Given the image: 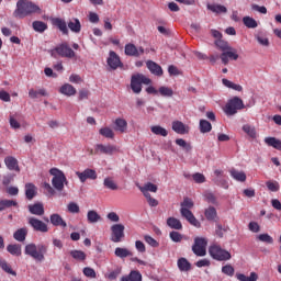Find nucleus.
Here are the masks:
<instances>
[{"label":"nucleus","mask_w":281,"mask_h":281,"mask_svg":"<svg viewBox=\"0 0 281 281\" xmlns=\"http://www.w3.org/2000/svg\"><path fill=\"white\" fill-rule=\"evenodd\" d=\"M29 212L35 216H43L45 214V206L41 202L30 204Z\"/></svg>","instance_id":"obj_18"},{"label":"nucleus","mask_w":281,"mask_h":281,"mask_svg":"<svg viewBox=\"0 0 281 281\" xmlns=\"http://www.w3.org/2000/svg\"><path fill=\"white\" fill-rule=\"evenodd\" d=\"M257 239L260 240V243H267V245H273V237L269 234H260L257 236Z\"/></svg>","instance_id":"obj_49"},{"label":"nucleus","mask_w":281,"mask_h":281,"mask_svg":"<svg viewBox=\"0 0 281 281\" xmlns=\"http://www.w3.org/2000/svg\"><path fill=\"white\" fill-rule=\"evenodd\" d=\"M67 210H68V212H70V214H78V213H80V206L76 202H70L67 205Z\"/></svg>","instance_id":"obj_55"},{"label":"nucleus","mask_w":281,"mask_h":281,"mask_svg":"<svg viewBox=\"0 0 281 281\" xmlns=\"http://www.w3.org/2000/svg\"><path fill=\"white\" fill-rule=\"evenodd\" d=\"M236 278L239 281H258V273L251 272L249 277L245 276L244 273H237Z\"/></svg>","instance_id":"obj_42"},{"label":"nucleus","mask_w":281,"mask_h":281,"mask_svg":"<svg viewBox=\"0 0 281 281\" xmlns=\"http://www.w3.org/2000/svg\"><path fill=\"white\" fill-rule=\"evenodd\" d=\"M216 47H218V49H221L223 53L227 52V49H232V47L229 46V44H227V42L223 41V40H217L215 42Z\"/></svg>","instance_id":"obj_52"},{"label":"nucleus","mask_w":281,"mask_h":281,"mask_svg":"<svg viewBox=\"0 0 281 281\" xmlns=\"http://www.w3.org/2000/svg\"><path fill=\"white\" fill-rule=\"evenodd\" d=\"M243 23L246 25L249 30H256L258 27V22L251 18V16H244Z\"/></svg>","instance_id":"obj_39"},{"label":"nucleus","mask_w":281,"mask_h":281,"mask_svg":"<svg viewBox=\"0 0 281 281\" xmlns=\"http://www.w3.org/2000/svg\"><path fill=\"white\" fill-rule=\"evenodd\" d=\"M13 238L18 243H25V239L27 238V227L19 228L13 233Z\"/></svg>","instance_id":"obj_24"},{"label":"nucleus","mask_w":281,"mask_h":281,"mask_svg":"<svg viewBox=\"0 0 281 281\" xmlns=\"http://www.w3.org/2000/svg\"><path fill=\"white\" fill-rule=\"evenodd\" d=\"M99 133L102 137H106V139H113V137H115V133H113V130L110 127H102L99 130Z\"/></svg>","instance_id":"obj_47"},{"label":"nucleus","mask_w":281,"mask_h":281,"mask_svg":"<svg viewBox=\"0 0 281 281\" xmlns=\"http://www.w3.org/2000/svg\"><path fill=\"white\" fill-rule=\"evenodd\" d=\"M231 177H233L235 181H240L241 183L247 181V175L245 173V171H238L236 169H232Z\"/></svg>","instance_id":"obj_28"},{"label":"nucleus","mask_w":281,"mask_h":281,"mask_svg":"<svg viewBox=\"0 0 281 281\" xmlns=\"http://www.w3.org/2000/svg\"><path fill=\"white\" fill-rule=\"evenodd\" d=\"M87 218H88V223L90 224H95V223H99V221H102V216H100V214H98L93 210L88 211Z\"/></svg>","instance_id":"obj_33"},{"label":"nucleus","mask_w":281,"mask_h":281,"mask_svg":"<svg viewBox=\"0 0 281 281\" xmlns=\"http://www.w3.org/2000/svg\"><path fill=\"white\" fill-rule=\"evenodd\" d=\"M115 131H119L120 133H126V128L128 127V123L124 119H116L115 122Z\"/></svg>","instance_id":"obj_34"},{"label":"nucleus","mask_w":281,"mask_h":281,"mask_svg":"<svg viewBox=\"0 0 281 281\" xmlns=\"http://www.w3.org/2000/svg\"><path fill=\"white\" fill-rule=\"evenodd\" d=\"M125 54L126 56H134L135 58H139V50L137 46L134 44H126L125 45Z\"/></svg>","instance_id":"obj_30"},{"label":"nucleus","mask_w":281,"mask_h":281,"mask_svg":"<svg viewBox=\"0 0 281 281\" xmlns=\"http://www.w3.org/2000/svg\"><path fill=\"white\" fill-rule=\"evenodd\" d=\"M4 164L8 170H15V172H21V168H19V160L13 156H7L4 158Z\"/></svg>","instance_id":"obj_17"},{"label":"nucleus","mask_w":281,"mask_h":281,"mask_svg":"<svg viewBox=\"0 0 281 281\" xmlns=\"http://www.w3.org/2000/svg\"><path fill=\"white\" fill-rule=\"evenodd\" d=\"M40 95L42 97H47V90L45 89H40V90H34V89H31L29 91V98H31L32 100H36V98H38Z\"/></svg>","instance_id":"obj_41"},{"label":"nucleus","mask_w":281,"mask_h":281,"mask_svg":"<svg viewBox=\"0 0 281 281\" xmlns=\"http://www.w3.org/2000/svg\"><path fill=\"white\" fill-rule=\"evenodd\" d=\"M243 109H245V103L243 102V99L234 97L225 104L224 113L226 115H236V113H238V111H243Z\"/></svg>","instance_id":"obj_6"},{"label":"nucleus","mask_w":281,"mask_h":281,"mask_svg":"<svg viewBox=\"0 0 281 281\" xmlns=\"http://www.w3.org/2000/svg\"><path fill=\"white\" fill-rule=\"evenodd\" d=\"M176 144H177V146L184 148V150H187V153H190V150H192V145H190V143H187L183 138H177Z\"/></svg>","instance_id":"obj_50"},{"label":"nucleus","mask_w":281,"mask_h":281,"mask_svg":"<svg viewBox=\"0 0 281 281\" xmlns=\"http://www.w3.org/2000/svg\"><path fill=\"white\" fill-rule=\"evenodd\" d=\"M206 8L215 14H226L227 12V8L223 4H207Z\"/></svg>","instance_id":"obj_27"},{"label":"nucleus","mask_w":281,"mask_h":281,"mask_svg":"<svg viewBox=\"0 0 281 281\" xmlns=\"http://www.w3.org/2000/svg\"><path fill=\"white\" fill-rule=\"evenodd\" d=\"M192 179L195 183H205V176L203 173H193Z\"/></svg>","instance_id":"obj_62"},{"label":"nucleus","mask_w":281,"mask_h":281,"mask_svg":"<svg viewBox=\"0 0 281 281\" xmlns=\"http://www.w3.org/2000/svg\"><path fill=\"white\" fill-rule=\"evenodd\" d=\"M116 258H128V256H133V252L127 248L117 247L114 250Z\"/></svg>","instance_id":"obj_36"},{"label":"nucleus","mask_w":281,"mask_h":281,"mask_svg":"<svg viewBox=\"0 0 281 281\" xmlns=\"http://www.w3.org/2000/svg\"><path fill=\"white\" fill-rule=\"evenodd\" d=\"M204 216L207 221H215L218 214L216 213V209L214 206H209L204 212Z\"/></svg>","instance_id":"obj_43"},{"label":"nucleus","mask_w":281,"mask_h":281,"mask_svg":"<svg viewBox=\"0 0 281 281\" xmlns=\"http://www.w3.org/2000/svg\"><path fill=\"white\" fill-rule=\"evenodd\" d=\"M167 225L168 227H170L171 229H183V224H181V221H179L176 217H169L167 220Z\"/></svg>","instance_id":"obj_31"},{"label":"nucleus","mask_w":281,"mask_h":281,"mask_svg":"<svg viewBox=\"0 0 281 281\" xmlns=\"http://www.w3.org/2000/svg\"><path fill=\"white\" fill-rule=\"evenodd\" d=\"M103 186L104 188H108V190H117V183H115V180L111 177L103 180Z\"/></svg>","instance_id":"obj_46"},{"label":"nucleus","mask_w":281,"mask_h":281,"mask_svg":"<svg viewBox=\"0 0 281 281\" xmlns=\"http://www.w3.org/2000/svg\"><path fill=\"white\" fill-rule=\"evenodd\" d=\"M76 176L78 177L79 181H81V183H85L87 179H91L92 181L98 179V172H95L94 169H86L82 172L77 171Z\"/></svg>","instance_id":"obj_12"},{"label":"nucleus","mask_w":281,"mask_h":281,"mask_svg":"<svg viewBox=\"0 0 281 281\" xmlns=\"http://www.w3.org/2000/svg\"><path fill=\"white\" fill-rule=\"evenodd\" d=\"M121 281H142V273L137 270H132L128 276H123Z\"/></svg>","instance_id":"obj_26"},{"label":"nucleus","mask_w":281,"mask_h":281,"mask_svg":"<svg viewBox=\"0 0 281 281\" xmlns=\"http://www.w3.org/2000/svg\"><path fill=\"white\" fill-rule=\"evenodd\" d=\"M154 135H160V137H168V130L161 127V125H154L150 128Z\"/></svg>","instance_id":"obj_38"},{"label":"nucleus","mask_w":281,"mask_h":281,"mask_svg":"<svg viewBox=\"0 0 281 281\" xmlns=\"http://www.w3.org/2000/svg\"><path fill=\"white\" fill-rule=\"evenodd\" d=\"M159 93L164 98H172V95H175V91H172V88H168L164 86L159 88Z\"/></svg>","instance_id":"obj_48"},{"label":"nucleus","mask_w":281,"mask_h":281,"mask_svg":"<svg viewBox=\"0 0 281 281\" xmlns=\"http://www.w3.org/2000/svg\"><path fill=\"white\" fill-rule=\"evenodd\" d=\"M145 198L147 199V203L150 207H157V205H159V201L153 198L149 192H145Z\"/></svg>","instance_id":"obj_56"},{"label":"nucleus","mask_w":281,"mask_h":281,"mask_svg":"<svg viewBox=\"0 0 281 281\" xmlns=\"http://www.w3.org/2000/svg\"><path fill=\"white\" fill-rule=\"evenodd\" d=\"M192 251L195 256L203 258L207 256V239L204 237H195L192 246Z\"/></svg>","instance_id":"obj_8"},{"label":"nucleus","mask_w":281,"mask_h":281,"mask_svg":"<svg viewBox=\"0 0 281 281\" xmlns=\"http://www.w3.org/2000/svg\"><path fill=\"white\" fill-rule=\"evenodd\" d=\"M70 256L74 260H78L79 262H85V260H87V254L82 250H71Z\"/></svg>","instance_id":"obj_37"},{"label":"nucleus","mask_w":281,"mask_h":281,"mask_svg":"<svg viewBox=\"0 0 281 281\" xmlns=\"http://www.w3.org/2000/svg\"><path fill=\"white\" fill-rule=\"evenodd\" d=\"M68 27L70 31H72L75 34H80L81 30H82V24L80 23V20H78L77 18H72L71 20H69L68 22Z\"/></svg>","instance_id":"obj_25"},{"label":"nucleus","mask_w":281,"mask_h":281,"mask_svg":"<svg viewBox=\"0 0 281 281\" xmlns=\"http://www.w3.org/2000/svg\"><path fill=\"white\" fill-rule=\"evenodd\" d=\"M234 271L235 270L232 265H226L222 267V273H224L225 276H229V278L234 276Z\"/></svg>","instance_id":"obj_60"},{"label":"nucleus","mask_w":281,"mask_h":281,"mask_svg":"<svg viewBox=\"0 0 281 281\" xmlns=\"http://www.w3.org/2000/svg\"><path fill=\"white\" fill-rule=\"evenodd\" d=\"M140 192L145 195V192H157V186L148 182L144 187L140 188Z\"/></svg>","instance_id":"obj_51"},{"label":"nucleus","mask_w":281,"mask_h":281,"mask_svg":"<svg viewBox=\"0 0 281 281\" xmlns=\"http://www.w3.org/2000/svg\"><path fill=\"white\" fill-rule=\"evenodd\" d=\"M204 199L209 203H212V205H218V201L216 200V195H214V193H212V192L205 193Z\"/></svg>","instance_id":"obj_58"},{"label":"nucleus","mask_w":281,"mask_h":281,"mask_svg":"<svg viewBox=\"0 0 281 281\" xmlns=\"http://www.w3.org/2000/svg\"><path fill=\"white\" fill-rule=\"evenodd\" d=\"M212 131V123L207 120H200V132L210 133Z\"/></svg>","instance_id":"obj_45"},{"label":"nucleus","mask_w":281,"mask_h":281,"mask_svg":"<svg viewBox=\"0 0 281 281\" xmlns=\"http://www.w3.org/2000/svg\"><path fill=\"white\" fill-rule=\"evenodd\" d=\"M33 25V30L35 32H40V34H43V32H45V30H47V23L43 22V21H34L32 23Z\"/></svg>","instance_id":"obj_44"},{"label":"nucleus","mask_w":281,"mask_h":281,"mask_svg":"<svg viewBox=\"0 0 281 281\" xmlns=\"http://www.w3.org/2000/svg\"><path fill=\"white\" fill-rule=\"evenodd\" d=\"M169 237L171 238V240L173 243H181L183 240V235H181V233L177 232V231H172L169 234Z\"/></svg>","instance_id":"obj_54"},{"label":"nucleus","mask_w":281,"mask_h":281,"mask_svg":"<svg viewBox=\"0 0 281 281\" xmlns=\"http://www.w3.org/2000/svg\"><path fill=\"white\" fill-rule=\"evenodd\" d=\"M41 7L36 3L27 0H19L16 2V9L14 11L15 19H25L32 14H41Z\"/></svg>","instance_id":"obj_1"},{"label":"nucleus","mask_w":281,"mask_h":281,"mask_svg":"<svg viewBox=\"0 0 281 281\" xmlns=\"http://www.w3.org/2000/svg\"><path fill=\"white\" fill-rule=\"evenodd\" d=\"M19 203L14 200H0V212H3V210H8V207H16Z\"/></svg>","instance_id":"obj_40"},{"label":"nucleus","mask_w":281,"mask_h":281,"mask_svg":"<svg viewBox=\"0 0 281 281\" xmlns=\"http://www.w3.org/2000/svg\"><path fill=\"white\" fill-rule=\"evenodd\" d=\"M266 186L270 192H278V190H280V183L278 182L267 181Z\"/></svg>","instance_id":"obj_61"},{"label":"nucleus","mask_w":281,"mask_h":281,"mask_svg":"<svg viewBox=\"0 0 281 281\" xmlns=\"http://www.w3.org/2000/svg\"><path fill=\"white\" fill-rule=\"evenodd\" d=\"M36 194H37L36 186L32 182H27L25 184V196H26L27 201H32V199H34V196H36Z\"/></svg>","instance_id":"obj_22"},{"label":"nucleus","mask_w":281,"mask_h":281,"mask_svg":"<svg viewBox=\"0 0 281 281\" xmlns=\"http://www.w3.org/2000/svg\"><path fill=\"white\" fill-rule=\"evenodd\" d=\"M49 175H52L53 177L52 179L53 188H55L57 192H63V190H65V186L69 183V181H67V177L65 176V172H63L58 168H52L49 170Z\"/></svg>","instance_id":"obj_4"},{"label":"nucleus","mask_w":281,"mask_h":281,"mask_svg":"<svg viewBox=\"0 0 281 281\" xmlns=\"http://www.w3.org/2000/svg\"><path fill=\"white\" fill-rule=\"evenodd\" d=\"M95 153H100V155H112L117 150V148L113 145H102L98 144L95 145Z\"/></svg>","instance_id":"obj_15"},{"label":"nucleus","mask_w":281,"mask_h":281,"mask_svg":"<svg viewBox=\"0 0 281 281\" xmlns=\"http://www.w3.org/2000/svg\"><path fill=\"white\" fill-rule=\"evenodd\" d=\"M144 240L147 245H150V247H159V241L149 235H145Z\"/></svg>","instance_id":"obj_59"},{"label":"nucleus","mask_w":281,"mask_h":281,"mask_svg":"<svg viewBox=\"0 0 281 281\" xmlns=\"http://www.w3.org/2000/svg\"><path fill=\"white\" fill-rule=\"evenodd\" d=\"M29 225H31L34 232H41L42 234H47V232H49L47 224L36 217H30Z\"/></svg>","instance_id":"obj_11"},{"label":"nucleus","mask_w":281,"mask_h":281,"mask_svg":"<svg viewBox=\"0 0 281 281\" xmlns=\"http://www.w3.org/2000/svg\"><path fill=\"white\" fill-rule=\"evenodd\" d=\"M59 93H61V95H67V98H71V97L76 95V93H78V91L71 83H64L59 88Z\"/></svg>","instance_id":"obj_16"},{"label":"nucleus","mask_w":281,"mask_h":281,"mask_svg":"<svg viewBox=\"0 0 281 281\" xmlns=\"http://www.w3.org/2000/svg\"><path fill=\"white\" fill-rule=\"evenodd\" d=\"M146 65L147 69H149L150 74H154V76H164V69L161 68V66H159V64L153 60H148Z\"/></svg>","instance_id":"obj_20"},{"label":"nucleus","mask_w":281,"mask_h":281,"mask_svg":"<svg viewBox=\"0 0 281 281\" xmlns=\"http://www.w3.org/2000/svg\"><path fill=\"white\" fill-rule=\"evenodd\" d=\"M48 247L45 244H27L24 247V254L25 256H29L35 262H43L45 260V256L47 254Z\"/></svg>","instance_id":"obj_2"},{"label":"nucleus","mask_w":281,"mask_h":281,"mask_svg":"<svg viewBox=\"0 0 281 281\" xmlns=\"http://www.w3.org/2000/svg\"><path fill=\"white\" fill-rule=\"evenodd\" d=\"M265 144H267V146L276 148V150H281V140L276 137H266Z\"/></svg>","instance_id":"obj_29"},{"label":"nucleus","mask_w":281,"mask_h":281,"mask_svg":"<svg viewBox=\"0 0 281 281\" xmlns=\"http://www.w3.org/2000/svg\"><path fill=\"white\" fill-rule=\"evenodd\" d=\"M209 254L213 260H217L218 262H227V260H232V254L216 244L209 247Z\"/></svg>","instance_id":"obj_5"},{"label":"nucleus","mask_w":281,"mask_h":281,"mask_svg":"<svg viewBox=\"0 0 281 281\" xmlns=\"http://www.w3.org/2000/svg\"><path fill=\"white\" fill-rule=\"evenodd\" d=\"M1 269L4 270L5 273H9L10 276L16 277V271L12 270V266L8 263V261L3 260Z\"/></svg>","instance_id":"obj_53"},{"label":"nucleus","mask_w":281,"mask_h":281,"mask_svg":"<svg viewBox=\"0 0 281 281\" xmlns=\"http://www.w3.org/2000/svg\"><path fill=\"white\" fill-rule=\"evenodd\" d=\"M54 52H56V54H58V56L61 58H76V52H74V49H71L67 43L57 45Z\"/></svg>","instance_id":"obj_9"},{"label":"nucleus","mask_w":281,"mask_h":281,"mask_svg":"<svg viewBox=\"0 0 281 281\" xmlns=\"http://www.w3.org/2000/svg\"><path fill=\"white\" fill-rule=\"evenodd\" d=\"M172 131H175V133H177L178 135H186L189 133L188 126H186V124H183V122L181 121L172 122Z\"/></svg>","instance_id":"obj_21"},{"label":"nucleus","mask_w":281,"mask_h":281,"mask_svg":"<svg viewBox=\"0 0 281 281\" xmlns=\"http://www.w3.org/2000/svg\"><path fill=\"white\" fill-rule=\"evenodd\" d=\"M122 273L121 269H116L106 274L108 280H117V276Z\"/></svg>","instance_id":"obj_64"},{"label":"nucleus","mask_w":281,"mask_h":281,"mask_svg":"<svg viewBox=\"0 0 281 281\" xmlns=\"http://www.w3.org/2000/svg\"><path fill=\"white\" fill-rule=\"evenodd\" d=\"M192 207H194V201L190 198H184L183 201L180 203V214L182 218H186L190 225H193V227H201V222L196 220L194 216V213H192Z\"/></svg>","instance_id":"obj_3"},{"label":"nucleus","mask_w":281,"mask_h":281,"mask_svg":"<svg viewBox=\"0 0 281 281\" xmlns=\"http://www.w3.org/2000/svg\"><path fill=\"white\" fill-rule=\"evenodd\" d=\"M243 131H244V133H247V135L249 137L255 139V137H256V128H254L250 125L246 124V125L243 126Z\"/></svg>","instance_id":"obj_57"},{"label":"nucleus","mask_w":281,"mask_h":281,"mask_svg":"<svg viewBox=\"0 0 281 281\" xmlns=\"http://www.w3.org/2000/svg\"><path fill=\"white\" fill-rule=\"evenodd\" d=\"M50 223L54 227H67V222L63 220V216L58 213H54L50 215Z\"/></svg>","instance_id":"obj_23"},{"label":"nucleus","mask_w":281,"mask_h":281,"mask_svg":"<svg viewBox=\"0 0 281 281\" xmlns=\"http://www.w3.org/2000/svg\"><path fill=\"white\" fill-rule=\"evenodd\" d=\"M150 82H151L150 78L142 74H137L132 76L131 89L134 93H142V85H150Z\"/></svg>","instance_id":"obj_7"},{"label":"nucleus","mask_w":281,"mask_h":281,"mask_svg":"<svg viewBox=\"0 0 281 281\" xmlns=\"http://www.w3.org/2000/svg\"><path fill=\"white\" fill-rule=\"evenodd\" d=\"M178 269H180V271H190L192 269V263H190L188 259L181 257L178 259Z\"/></svg>","instance_id":"obj_32"},{"label":"nucleus","mask_w":281,"mask_h":281,"mask_svg":"<svg viewBox=\"0 0 281 281\" xmlns=\"http://www.w3.org/2000/svg\"><path fill=\"white\" fill-rule=\"evenodd\" d=\"M231 60H238V55L236 54V49H227L226 52L221 54V60L223 65H228Z\"/></svg>","instance_id":"obj_14"},{"label":"nucleus","mask_w":281,"mask_h":281,"mask_svg":"<svg viewBox=\"0 0 281 281\" xmlns=\"http://www.w3.org/2000/svg\"><path fill=\"white\" fill-rule=\"evenodd\" d=\"M124 229H126V227L123 224H113L111 226L112 243H122V238L125 236Z\"/></svg>","instance_id":"obj_10"},{"label":"nucleus","mask_w":281,"mask_h":281,"mask_svg":"<svg viewBox=\"0 0 281 281\" xmlns=\"http://www.w3.org/2000/svg\"><path fill=\"white\" fill-rule=\"evenodd\" d=\"M7 251L11 254V256H21L22 250H21V245L19 244H10L7 246Z\"/></svg>","instance_id":"obj_35"},{"label":"nucleus","mask_w":281,"mask_h":281,"mask_svg":"<svg viewBox=\"0 0 281 281\" xmlns=\"http://www.w3.org/2000/svg\"><path fill=\"white\" fill-rule=\"evenodd\" d=\"M83 276H86V278H95V270H93V268L86 267L83 268Z\"/></svg>","instance_id":"obj_63"},{"label":"nucleus","mask_w":281,"mask_h":281,"mask_svg":"<svg viewBox=\"0 0 281 281\" xmlns=\"http://www.w3.org/2000/svg\"><path fill=\"white\" fill-rule=\"evenodd\" d=\"M52 24L55 25V27H58V30L63 32V34H69V29H67V22H65L64 19L53 18Z\"/></svg>","instance_id":"obj_19"},{"label":"nucleus","mask_w":281,"mask_h":281,"mask_svg":"<svg viewBox=\"0 0 281 281\" xmlns=\"http://www.w3.org/2000/svg\"><path fill=\"white\" fill-rule=\"evenodd\" d=\"M106 63L108 66L113 70L117 69L119 67H122V60L120 59L117 53H115L114 50H110Z\"/></svg>","instance_id":"obj_13"}]
</instances>
